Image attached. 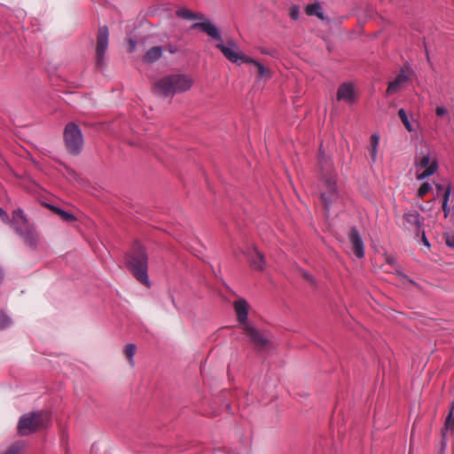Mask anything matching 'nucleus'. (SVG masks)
Here are the masks:
<instances>
[{
    "label": "nucleus",
    "mask_w": 454,
    "mask_h": 454,
    "mask_svg": "<svg viewBox=\"0 0 454 454\" xmlns=\"http://www.w3.org/2000/svg\"><path fill=\"white\" fill-rule=\"evenodd\" d=\"M380 144V136L378 134H372L370 138V156L372 162L376 161L377 150Z\"/></svg>",
    "instance_id": "obj_21"
},
{
    "label": "nucleus",
    "mask_w": 454,
    "mask_h": 454,
    "mask_svg": "<svg viewBox=\"0 0 454 454\" xmlns=\"http://www.w3.org/2000/svg\"><path fill=\"white\" fill-rule=\"evenodd\" d=\"M431 189L428 183H423L418 190V197L423 198Z\"/></svg>",
    "instance_id": "obj_30"
},
{
    "label": "nucleus",
    "mask_w": 454,
    "mask_h": 454,
    "mask_svg": "<svg viewBox=\"0 0 454 454\" xmlns=\"http://www.w3.org/2000/svg\"><path fill=\"white\" fill-rule=\"evenodd\" d=\"M64 222L67 223H73L76 220L75 216L68 212L64 211L63 209L59 208L58 210V213H56Z\"/></svg>",
    "instance_id": "obj_26"
},
{
    "label": "nucleus",
    "mask_w": 454,
    "mask_h": 454,
    "mask_svg": "<svg viewBox=\"0 0 454 454\" xmlns=\"http://www.w3.org/2000/svg\"><path fill=\"white\" fill-rule=\"evenodd\" d=\"M450 195V188L448 187L443 194V202H442V210L444 211V216L447 217L450 212V209L447 207L448 200Z\"/></svg>",
    "instance_id": "obj_28"
},
{
    "label": "nucleus",
    "mask_w": 454,
    "mask_h": 454,
    "mask_svg": "<svg viewBox=\"0 0 454 454\" xmlns=\"http://www.w3.org/2000/svg\"><path fill=\"white\" fill-rule=\"evenodd\" d=\"M11 225L27 247L34 251L38 249L41 243V236L35 225L28 222L21 208L12 212Z\"/></svg>",
    "instance_id": "obj_3"
},
{
    "label": "nucleus",
    "mask_w": 454,
    "mask_h": 454,
    "mask_svg": "<svg viewBox=\"0 0 454 454\" xmlns=\"http://www.w3.org/2000/svg\"><path fill=\"white\" fill-rule=\"evenodd\" d=\"M125 265L139 283L150 286L148 255L145 247L140 242L135 241L130 250L125 254Z\"/></svg>",
    "instance_id": "obj_1"
},
{
    "label": "nucleus",
    "mask_w": 454,
    "mask_h": 454,
    "mask_svg": "<svg viewBox=\"0 0 454 454\" xmlns=\"http://www.w3.org/2000/svg\"><path fill=\"white\" fill-rule=\"evenodd\" d=\"M0 218L4 222L11 224L12 219H10L8 214L5 210H4L2 207H0Z\"/></svg>",
    "instance_id": "obj_32"
},
{
    "label": "nucleus",
    "mask_w": 454,
    "mask_h": 454,
    "mask_svg": "<svg viewBox=\"0 0 454 454\" xmlns=\"http://www.w3.org/2000/svg\"><path fill=\"white\" fill-rule=\"evenodd\" d=\"M63 137L67 151L72 155H79L83 149L84 141L78 125L68 122L64 129Z\"/></svg>",
    "instance_id": "obj_6"
},
{
    "label": "nucleus",
    "mask_w": 454,
    "mask_h": 454,
    "mask_svg": "<svg viewBox=\"0 0 454 454\" xmlns=\"http://www.w3.org/2000/svg\"><path fill=\"white\" fill-rule=\"evenodd\" d=\"M162 52L161 46H153L146 51L143 60L145 63L153 64L161 58Z\"/></svg>",
    "instance_id": "obj_19"
},
{
    "label": "nucleus",
    "mask_w": 454,
    "mask_h": 454,
    "mask_svg": "<svg viewBox=\"0 0 454 454\" xmlns=\"http://www.w3.org/2000/svg\"><path fill=\"white\" fill-rule=\"evenodd\" d=\"M290 17L293 20H297L299 17V8L298 7H293L290 9Z\"/></svg>",
    "instance_id": "obj_34"
},
{
    "label": "nucleus",
    "mask_w": 454,
    "mask_h": 454,
    "mask_svg": "<svg viewBox=\"0 0 454 454\" xmlns=\"http://www.w3.org/2000/svg\"><path fill=\"white\" fill-rule=\"evenodd\" d=\"M448 111L443 106H437L435 109V114L437 116L442 117L445 114H447Z\"/></svg>",
    "instance_id": "obj_33"
},
{
    "label": "nucleus",
    "mask_w": 454,
    "mask_h": 454,
    "mask_svg": "<svg viewBox=\"0 0 454 454\" xmlns=\"http://www.w3.org/2000/svg\"><path fill=\"white\" fill-rule=\"evenodd\" d=\"M302 276L305 279H307L308 281L313 283L314 282V279L312 278V276L310 274H309L308 272H303L302 273Z\"/></svg>",
    "instance_id": "obj_39"
},
{
    "label": "nucleus",
    "mask_w": 454,
    "mask_h": 454,
    "mask_svg": "<svg viewBox=\"0 0 454 454\" xmlns=\"http://www.w3.org/2000/svg\"><path fill=\"white\" fill-rule=\"evenodd\" d=\"M176 13L177 17L187 20H195L199 19V15L196 12H193L187 8H180Z\"/></svg>",
    "instance_id": "obj_23"
},
{
    "label": "nucleus",
    "mask_w": 454,
    "mask_h": 454,
    "mask_svg": "<svg viewBox=\"0 0 454 454\" xmlns=\"http://www.w3.org/2000/svg\"><path fill=\"white\" fill-rule=\"evenodd\" d=\"M247 259L251 267L256 270H262L265 266V258L262 253L253 247L247 252Z\"/></svg>",
    "instance_id": "obj_16"
},
{
    "label": "nucleus",
    "mask_w": 454,
    "mask_h": 454,
    "mask_svg": "<svg viewBox=\"0 0 454 454\" xmlns=\"http://www.w3.org/2000/svg\"><path fill=\"white\" fill-rule=\"evenodd\" d=\"M215 47L232 63H239V61L245 63V59L247 58L239 50L237 43L232 40H229L227 44H223V42L216 43Z\"/></svg>",
    "instance_id": "obj_8"
},
{
    "label": "nucleus",
    "mask_w": 454,
    "mask_h": 454,
    "mask_svg": "<svg viewBox=\"0 0 454 454\" xmlns=\"http://www.w3.org/2000/svg\"><path fill=\"white\" fill-rule=\"evenodd\" d=\"M319 167L323 176V190L320 193L321 201L326 212L330 210L331 206L338 200L336 188L335 171L333 160L320 152L318 159Z\"/></svg>",
    "instance_id": "obj_2"
},
{
    "label": "nucleus",
    "mask_w": 454,
    "mask_h": 454,
    "mask_svg": "<svg viewBox=\"0 0 454 454\" xmlns=\"http://www.w3.org/2000/svg\"><path fill=\"white\" fill-rule=\"evenodd\" d=\"M445 243L449 247L454 248V232L444 234Z\"/></svg>",
    "instance_id": "obj_31"
},
{
    "label": "nucleus",
    "mask_w": 454,
    "mask_h": 454,
    "mask_svg": "<svg viewBox=\"0 0 454 454\" xmlns=\"http://www.w3.org/2000/svg\"><path fill=\"white\" fill-rule=\"evenodd\" d=\"M109 30L106 26L98 27L96 45V68L101 69L105 66V55L108 48Z\"/></svg>",
    "instance_id": "obj_7"
},
{
    "label": "nucleus",
    "mask_w": 454,
    "mask_h": 454,
    "mask_svg": "<svg viewBox=\"0 0 454 454\" xmlns=\"http://www.w3.org/2000/svg\"><path fill=\"white\" fill-rule=\"evenodd\" d=\"M23 449V443L21 442H16L12 444L4 454H20Z\"/></svg>",
    "instance_id": "obj_27"
},
{
    "label": "nucleus",
    "mask_w": 454,
    "mask_h": 454,
    "mask_svg": "<svg viewBox=\"0 0 454 454\" xmlns=\"http://www.w3.org/2000/svg\"><path fill=\"white\" fill-rule=\"evenodd\" d=\"M137 347L133 343H129L125 346L124 354L129 360V363L134 366V356L136 354Z\"/></svg>",
    "instance_id": "obj_24"
},
{
    "label": "nucleus",
    "mask_w": 454,
    "mask_h": 454,
    "mask_svg": "<svg viewBox=\"0 0 454 454\" xmlns=\"http://www.w3.org/2000/svg\"><path fill=\"white\" fill-rule=\"evenodd\" d=\"M423 223L418 211L413 210L407 212L403 217V226L410 231L419 234L422 229Z\"/></svg>",
    "instance_id": "obj_12"
},
{
    "label": "nucleus",
    "mask_w": 454,
    "mask_h": 454,
    "mask_svg": "<svg viewBox=\"0 0 454 454\" xmlns=\"http://www.w3.org/2000/svg\"><path fill=\"white\" fill-rule=\"evenodd\" d=\"M415 167L417 168H424V170L421 173H419L417 175V178L419 180H423L433 174H434L438 168V163L436 160H431L429 155H422L421 157H417L415 159Z\"/></svg>",
    "instance_id": "obj_9"
},
{
    "label": "nucleus",
    "mask_w": 454,
    "mask_h": 454,
    "mask_svg": "<svg viewBox=\"0 0 454 454\" xmlns=\"http://www.w3.org/2000/svg\"><path fill=\"white\" fill-rule=\"evenodd\" d=\"M409 80V74L405 70L403 69L401 73L395 77V79L388 83L387 93H396Z\"/></svg>",
    "instance_id": "obj_18"
},
{
    "label": "nucleus",
    "mask_w": 454,
    "mask_h": 454,
    "mask_svg": "<svg viewBox=\"0 0 454 454\" xmlns=\"http://www.w3.org/2000/svg\"><path fill=\"white\" fill-rule=\"evenodd\" d=\"M245 63L252 64L254 67L256 72V78L258 80L267 81L271 78L270 70L259 61L247 57L245 59Z\"/></svg>",
    "instance_id": "obj_17"
},
{
    "label": "nucleus",
    "mask_w": 454,
    "mask_h": 454,
    "mask_svg": "<svg viewBox=\"0 0 454 454\" xmlns=\"http://www.w3.org/2000/svg\"><path fill=\"white\" fill-rule=\"evenodd\" d=\"M420 232H422V242L424 245L429 247V242L427 240V239L426 238V235H425V231L423 230L420 231Z\"/></svg>",
    "instance_id": "obj_40"
},
{
    "label": "nucleus",
    "mask_w": 454,
    "mask_h": 454,
    "mask_svg": "<svg viewBox=\"0 0 454 454\" xmlns=\"http://www.w3.org/2000/svg\"><path fill=\"white\" fill-rule=\"evenodd\" d=\"M200 33L207 35L209 41L215 44L223 42L222 33L218 27L202 14H200Z\"/></svg>",
    "instance_id": "obj_11"
},
{
    "label": "nucleus",
    "mask_w": 454,
    "mask_h": 454,
    "mask_svg": "<svg viewBox=\"0 0 454 454\" xmlns=\"http://www.w3.org/2000/svg\"><path fill=\"white\" fill-rule=\"evenodd\" d=\"M43 205L45 207L49 208L51 212H53L55 214L58 213V210L59 209V207L51 205V204H48V203H43Z\"/></svg>",
    "instance_id": "obj_38"
},
{
    "label": "nucleus",
    "mask_w": 454,
    "mask_h": 454,
    "mask_svg": "<svg viewBox=\"0 0 454 454\" xmlns=\"http://www.w3.org/2000/svg\"><path fill=\"white\" fill-rule=\"evenodd\" d=\"M305 12L309 16H317L320 20H325V16L323 13V9L321 5L317 3H314L311 4H309L305 8Z\"/></svg>",
    "instance_id": "obj_20"
},
{
    "label": "nucleus",
    "mask_w": 454,
    "mask_h": 454,
    "mask_svg": "<svg viewBox=\"0 0 454 454\" xmlns=\"http://www.w3.org/2000/svg\"><path fill=\"white\" fill-rule=\"evenodd\" d=\"M51 416L48 412L31 411L23 414L18 422L17 431L20 436H27L47 427Z\"/></svg>",
    "instance_id": "obj_5"
},
{
    "label": "nucleus",
    "mask_w": 454,
    "mask_h": 454,
    "mask_svg": "<svg viewBox=\"0 0 454 454\" xmlns=\"http://www.w3.org/2000/svg\"><path fill=\"white\" fill-rule=\"evenodd\" d=\"M43 205L45 207L49 208L51 212H53L55 214L58 213V210L59 209V207L51 205V204H48V203H43Z\"/></svg>",
    "instance_id": "obj_37"
},
{
    "label": "nucleus",
    "mask_w": 454,
    "mask_h": 454,
    "mask_svg": "<svg viewBox=\"0 0 454 454\" xmlns=\"http://www.w3.org/2000/svg\"><path fill=\"white\" fill-rule=\"evenodd\" d=\"M233 307L240 327L243 329L245 325H249L247 324L248 302L245 299L239 298L234 301Z\"/></svg>",
    "instance_id": "obj_13"
},
{
    "label": "nucleus",
    "mask_w": 454,
    "mask_h": 454,
    "mask_svg": "<svg viewBox=\"0 0 454 454\" xmlns=\"http://www.w3.org/2000/svg\"><path fill=\"white\" fill-rule=\"evenodd\" d=\"M192 85V80L180 74L166 75L153 84V92L155 95L168 98L176 93L188 90Z\"/></svg>",
    "instance_id": "obj_4"
},
{
    "label": "nucleus",
    "mask_w": 454,
    "mask_h": 454,
    "mask_svg": "<svg viewBox=\"0 0 454 454\" xmlns=\"http://www.w3.org/2000/svg\"><path fill=\"white\" fill-rule=\"evenodd\" d=\"M11 323V319L5 314L0 312V331L8 327Z\"/></svg>",
    "instance_id": "obj_29"
},
{
    "label": "nucleus",
    "mask_w": 454,
    "mask_h": 454,
    "mask_svg": "<svg viewBox=\"0 0 454 454\" xmlns=\"http://www.w3.org/2000/svg\"><path fill=\"white\" fill-rule=\"evenodd\" d=\"M43 205L45 207L49 208L51 212H53L55 214L58 213V210L59 209V207L51 205V204H48V203H43Z\"/></svg>",
    "instance_id": "obj_36"
},
{
    "label": "nucleus",
    "mask_w": 454,
    "mask_h": 454,
    "mask_svg": "<svg viewBox=\"0 0 454 454\" xmlns=\"http://www.w3.org/2000/svg\"><path fill=\"white\" fill-rule=\"evenodd\" d=\"M128 43H129V51L134 52L136 51L137 42L135 40L129 38Z\"/></svg>",
    "instance_id": "obj_35"
},
{
    "label": "nucleus",
    "mask_w": 454,
    "mask_h": 454,
    "mask_svg": "<svg viewBox=\"0 0 454 454\" xmlns=\"http://www.w3.org/2000/svg\"><path fill=\"white\" fill-rule=\"evenodd\" d=\"M453 409H454V403L451 404V410L446 419V421H445V427H444V430L442 432V437L445 438L447 434L450 433L451 434H454V417L452 415V412H453Z\"/></svg>",
    "instance_id": "obj_22"
},
{
    "label": "nucleus",
    "mask_w": 454,
    "mask_h": 454,
    "mask_svg": "<svg viewBox=\"0 0 454 454\" xmlns=\"http://www.w3.org/2000/svg\"><path fill=\"white\" fill-rule=\"evenodd\" d=\"M193 28L199 27V23H194L192 26Z\"/></svg>",
    "instance_id": "obj_41"
},
{
    "label": "nucleus",
    "mask_w": 454,
    "mask_h": 454,
    "mask_svg": "<svg viewBox=\"0 0 454 454\" xmlns=\"http://www.w3.org/2000/svg\"><path fill=\"white\" fill-rule=\"evenodd\" d=\"M257 350H264L270 345L269 338L257 328L252 325H245L242 329Z\"/></svg>",
    "instance_id": "obj_10"
},
{
    "label": "nucleus",
    "mask_w": 454,
    "mask_h": 454,
    "mask_svg": "<svg viewBox=\"0 0 454 454\" xmlns=\"http://www.w3.org/2000/svg\"><path fill=\"white\" fill-rule=\"evenodd\" d=\"M348 239L350 244L352 245V249L356 257L362 258L364 256V247L362 238L356 228H351Z\"/></svg>",
    "instance_id": "obj_14"
},
{
    "label": "nucleus",
    "mask_w": 454,
    "mask_h": 454,
    "mask_svg": "<svg viewBox=\"0 0 454 454\" xmlns=\"http://www.w3.org/2000/svg\"><path fill=\"white\" fill-rule=\"evenodd\" d=\"M337 99L339 101L343 100L349 104L354 103L356 101L354 85L349 82L340 84L337 90Z\"/></svg>",
    "instance_id": "obj_15"
},
{
    "label": "nucleus",
    "mask_w": 454,
    "mask_h": 454,
    "mask_svg": "<svg viewBox=\"0 0 454 454\" xmlns=\"http://www.w3.org/2000/svg\"><path fill=\"white\" fill-rule=\"evenodd\" d=\"M398 116L400 117V119H401L402 122L403 123L404 127L406 128V129L410 132L412 131L413 129L411 127V124L408 119V116H407L404 109H403V108L399 109Z\"/></svg>",
    "instance_id": "obj_25"
}]
</instances>
